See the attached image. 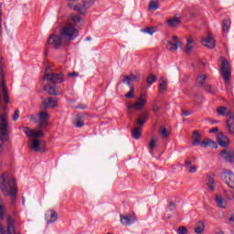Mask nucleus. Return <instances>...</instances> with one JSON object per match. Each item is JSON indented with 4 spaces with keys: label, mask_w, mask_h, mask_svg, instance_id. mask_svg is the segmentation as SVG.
Returning a JSON list of instances; mask_svg holds the SVG:
<instances>
[{
    "label": "nucleus",
    "mask_w": 234,
    "mask_h": 234,
    "mask_svg": "<svg viewBox=\"0 0 234 234\" xmlns=\"http://www.w3.org/2000/svg\"><path fill=\"white\" fill-rule=\"evenodd\" d=\"M0 154L3 153L5 142L8 140V112H6V104L10 103V97L8 96V90H6V83L5 80L0 82Z\"/></svg>",
    "instance_id": "obj_1"
},
{
    "label": "nucleus",
    "mask_w": 234,
    "mask_h": 234,
    "mask_svg": "<svg viewBox=\"0 0 234 234\" xmlns=\"http://www.w3.org/2000/svg\"><path fill=\"white\" fill-rule=\"evenodd\" d=\"M0 188L5 197H11L12 202L16 200L17 197V186L16 185V179H14V177H8V173L6 172L2 175Z\"/></svg>",
    "instance_id": "obj_2"
},
{
    "label": "nucleus",
    "mask_w": 234,
    "mask_h": 234,
    "mask_svg": "<svg viewBox=\"0 0 234 234\" xmlns=\"http://www.w3.org/2000/svg\"><path fill=\"white\" fill-rule=\"evenodd\" d=\"M145 105H147V95L143 93L136 99L133 104H127L128 112L133 114V109L134 111H142Z\"/></svg>",
    "instance_id": "obj_3"
},
{
    "label": "nucleus",
    "mask_w": 234,
    "mask_h": 234,
    "mask_svg": "<svg viewBox=\"0 0 234 234\" xmlns=\"http://www.w3.org/2000/svg\"><path fill=\"white\" fill-rule=\"evenodd\" d=\"M193 145L197 147V145L201 144V147H212V149H218V145L215 141H211V139H205L203 142L200 143V133L195 131L193 133Z\"/></svg>",
    "instance_id": "obj_4"
},
{
    "label": "nucleus",
    "mask_w": 234,
    "mask_h": 234,
    "mask_svg": "<svg viewBox=\"0 0 234 234\" xmlns=\"http://www.w3.org/2000/svg\"><path fill=\"white\" fill-rule=\"evenodd\" d=\"M221 61L220 74L221 78L228 83L231 78V64L224 57L219 58Z\"/></svg>",
    "instance_id": "obj_5"
},
{
    "label": "nucleus",
    "mask_w": 234,
    "mask_h": 234,
    "mask_svg": "<svg viewBox=\"0 0 234 234\" xmlns=\"http://www.w3.org/2000/svg\"><path fill=\"white\" fill-rule=\"evenodd\" d=\"M60 35L64 37H68L70 41H74V39L80 36V31L73 26H68L60 29Z\"/></svg>",
    "instance_id": "obj_6"
},
{
    "label": "nucleus",
    "mask_w": 234,
    "mask_h": 234,
    "mask_svg": "<svg viewBox=\"0 0 234 234\" xmlns=\"http://www.w3.org/2000/svg\"><path fill=\"white\" fill-rule=\"evenodd\" d=\"M44 80L51 81V83L56 85L58 83H63V81H65V77L63 73H47L44 75Z\"/></svg>",
    "instance_id": "obj_7"
},
{
    "label": "nucleus",
    "mask_w": 234,
    "mask_h": 234,
    "mask_svg": "<svg viewBox=\"0 0 234 234\" xmlns=\"http://www.w3.org/2000/svg\"><path fill=\"white\" fill-rule=\"evenodd\" d=\"M47 43L49 45V47H52L55 48V50H58L63 43V38L56 34H51L48 37Z\"/></svg>",
    "instance_id": "obj_8"
},
{
    "label": "nucleus",
    "mask_w": 234,
    "mask_h": 234,
    "mask_svg": "<svg viewBox=\"0 0 234 234\" xmlns=\"http://www.w3.org/2000/svg\"><path fill=\"white\" fill-rule=\"evenodd\" d=\"M0 234H16V226L12 216H7V231L3 227H0Z\"/></svg>",
    "instance_id": "obj_9"
},
{
    "label": "nucleus",
    "mask_w": 234,
    "mask_h": 234,
    "mask_svg": "<svg viewBox=\"0 0 234 234\" xmlns=\"http://www.w3.org/2000/svg\"><path fill=\"white\" fill-rule=\"evenodd\" d=\"M22 131L25 133L26 136H28V138H41L45 136L43 131L31 130L28 127H24Z\"/></svg>",
    "instance_id": "obj_10"
},
{
    "label": "nucleus",
    "mask_w": 234,
    "mask_h": 234,
    "mask_svg": "<svg viewBox=\"0 0 234 234\" xmlns=\"http://www.w3.org/2000/svg\"><path fill=\"white\" fill-rule=\"evenodd\" d=\"M201 45L207 47V48H214L217 47V42L211 34H208L207 37L201 38Z\"/></svg>",
    "instance_id": "obj_11"
},
{
    "label": "nucleus",
    "mask_w": 234,
    "mask_h": 234,
    "mask_svg": "<svg viewBox=\"0 0 234 234\" xmlns=\"http://www.w3.org/2000/svg\"><path fill=\"white\" fill-rule=\"evenodd\" d=\"M121 224L122 226H131V224H134L136 222V215H128V216H123L121 215Z\"/></svg>",
    "instance_id": "obj_12"
},
{
    "label": "nucleus",
    "mask_w": 234,
    "mask_h": 234,
    "mask_svg": "<svg viewBox=\"0 0 234 234\" xmlns=\"http://www.w3.org/2000/svg\"><path fill=\"white\" fill-rule=\"evenodd\" d=\"M42 104L45 109H48L49 107L54 109V107H58V98L48 97L47 99H44Z\"/></svg>",
    "instance_id": "obj_13"
},
{
    "label": "nucleus",
    "mask_w": 234,
    "mask_h": 234,
    "mask_svg": "<svg viewBox=\"0 0 234 234\" xmlns=\"http://www.w3.org/2000/svg\"><path fill=\"white\" fill-rule=\"evenodd\" d=\"M223 176H225V178L227 180H229L227 182V186H229V187L230 189H234V174H233V172L230 170H224Z\"/></svg>",
    "instance_id": "obj_14"
},
{
    "label": "nucleus",
    "mask_w": 234,
    "mask_h": 234,
    "mask_svg": "<svg viewBox=\"0 0 234 234\" xmlns=\"http://www.w3.org/2000/svg\"><path fill=\"white\" fill-rule=\"evenodd\" d=\"M45 218L47 224H54L58 220V212L56 210H48L45 215Z\"/></svg>",
    "instance_id": "obj_15"
},
{
    "label": "nucleus",
    "mask_w": 234,
    "mask_h": 234,
    "mask_svg": "<svg viewBox=\"0 0 234 234\" xmlns=\"http://www.w3.org/2000/svg\"><path fill=\"white\" fill-rule=\"evenodd\" d=\"M38 129H43L47 127V120H48V113L47 112H41L38 113Z\"/></svg>",
    "instance_id": "obj_16"
},
{
    "label": "nucleus",
    "mask_w": 234,
    "mask_h": 234,
    "mask_svg": "<svg viewBox=\"0 0 234 234\" xmlns=\"http://www.w3.org/2000/svg\"><path fill=\"white\" fill-rule=\"evenodd\" d=\"M220 156L224 158L226 162L231 163L234 162V152L229 150H222L219 153Z\"/></svg>",
    "instance_id": "obj_17"
},
{
    "label": "nucleus",
    "mask_w": 234,
    "mask_h": 234,
    "mask_svg": "<svg viewBox=\"0 0 234 234\" xmlns=\"http://www.w3.org/2000/svg\"><path fill=\"white\" fill-rule=\"evenodd\" d=\"M217 142L220 145V147H228L229 144V139L224 135L223 133H219L217 137Z\"/></svg>",
    "instance_id": "obj_18"
},
{
    "label": "nucleus",
    "mask_w": 234,
    "mask_h": 234,
    "mask_svg": "<svg viewBox=\"0 0 234 234\" xmlns=\"http://www.w3.org/2000/svg\"><path fill=\"white\" fill-rule=\"evenodd\" d=\"M167 23L168 27L171 28H176V27H179L180 23H182V16H174L167 20Z\"/></svg>",
    "instance_id": "obj_19"
},
{
    "label": "nucleus",
    "mask_w": 234,
    "mask_h": 234,
    "mask_svg": "<svg viewBox=\"0 0 234 234\" xmlns=\"http://www.w3.org/2000/svg\"><path fill=\"white\" fill-rule=\"evenodd\" d=\"M71 21L77 28H83V26L85 25V21L80 16L71 15Z\"/></svg>",
    "instance_id": "obj_20"
},
{
    "label": "nucleus",
    "mask_w": 234,
    "mask_h": 234,
    "mask_svg": "<svg viewBox=\"0 0 234 234\" xmlns=\"http://www.w3.org/2000/svg\"><path fill=\"white\" fill-rule=\"evenodd\" d=\"M90 1V0H83L84 5H73V10H75V12H79V14H80L81 16H85V14H87V2Z\"/></svg>",
    "instance_id": "obj_21"
},
{
    "label": "nucleus",
    "mask_w": 234,
    "mask_h": 234,
    "mask_svg": "<svg viewBox=\"0 0 234 234\" xmlns=\"http://www.w3.org/2000/svg\"><path fill=\"white\" fill-rule=\"evenodd\" d=\"M195 47V38L192 36L186 38V54H191L193 48Z\"/></svg>",
    "instance_id": "obj_22"
},
{
    "label": "nucleus",
    "mask_w": 234,
    "mask_h": 234,
    "mask_svg": "<svg viewBox=\"0 0 234 234\" xmlns=\"http://www.w3.org/2000/svg\"><path fill=\"white\" fill-rule=\"evenodd\" d=\"M73 125L77 128H81L85 125V120L83 119V115L77 114L73 120Z\"/></svg>",
    "instance_id": "obj_23"
},
{
    "label": "nucleus",
    "mask_w": 234,
    "mask_h": 234,
    "mask_svg": "<svg viewBox=\"0 0 234 234\" xmlns=\"http://www.w3.org/2000/svg\"><path fill=\"white\" fill-rule=\"evenodd\" d=\"M226 127L229 134H234V116L229 117L226 121Z\"/></svg>",
    "instance_id": "obj_24"
},
{
    "label": "nucleus",
    "mask_w": 234,
    "mask_h": 234,
    "mask_svg": "<svg viewBox=\"0 0 234 234\" xmlns=\"http://www.w3.org/2000/svg\"><path fill=\"white\" fill-rule=\"evenodd\" d=\"M44 90L49 96H58V90L56 89V85L51 86L50 84H47L44 86Z\"/></svg>",
    "instance_id": "obj_25"
},
{
    "label": "nucleus",
    "mask_w": 234,
    "mask_h": 234,
    "mask_svg": "<svg viewBox=\"0 0 234 234\" xmlns=\"http://www.w3.org/2000/svg\"><path fill=\"white\" fill-rule=\"evenodd\" d=\"M147 120H149V114H147V112H143L141 113L139 119L137 120V124L139 125V127H144Z\"/></svg>",
    "instance_id": "obj_26"
},
{
    "label": "nucleus",
    "mask_w": 234,
    "mask_h": 234,
    "mask_svg": "<svg viewBox=\"0 0 234 234\" xmlns=\"http://www.w3.org/2000/svg\"><path fill=\"white\" fill-rule=\"evenodd\" d=\"M231 28V18H225L222 22V31L224 34H228Z\"/></svg>",
    "instance_id": "obj_27"
},
{
    "label": "nucleus",
    "mask_w": 234,
    "mask_h": 234,
    "mask_svg": "<svg viewBox=\"0 0 234 234\" xmlns=\"http://www.w3.org/2000/svg\"><path fill=\"white\" fill-rule=\"evenodd\" d=\"M216 204L217 206L221 207V209H226V207H228V202L224 200V197H222V196L216 197Z\"/></svg>",
    "instance_id": "obj_28"
},
{
    "label": "nucleus",
    "mask_w": 234,
    "mask_h": 234,
    "mask_svg": "<svg viewBox=\"0 0 234 234\" xmlns=\"http://www.w3.org/2000/svg\"><path fill=\"white\" fill-rule=\"evenodd\" d=\"M168 45V50L171 52H174L175 50H178V47H182V42L181 41H176L175 43L171 41H167Z\"/></svg>",
    "instance_id": "obj_29"
},
{
    "label": "nucleus",
    "mask_w": 234,
    "mask_h": 234,
    "mask_svg": "<svg viewBox=\"0 0 234 234\" xmlns=\"http://www.w3.org/2000/svg\"><path fill=\"white\" fill-rule=\"evenodd\" d=\"M140 136H142V128L140 126L135 127L132 130V137L133 140H140Z\"/></svg>",
    "instance_id": "obj_30"
},
{
    "label": "nucleus",
    "mask_w": 234,
    "mask_h": 234,
    "mask_svg": "<svg viewBox=\"0 0 234 234\" xmlns=\"http://www.w3.org/2000/svg\"><path fill=\"white\" fill-rule=\"evenodd\" d=\"M29 149H32L36 153H39V151H41V148L39 147V140L34 139L29 146Z\"/></svg>",
    "instance_id": "obj_31"
},
{
    "label": "nucleus",
    "mask_w": 234,
    "mask_h": 234,
    "mask_svg": "<svg viewBox=\"0 0 234 234\" xmlns=\"http://www.w3.org/2000/svg\"><path fill=\"white\" fill-rule=\"evenodd\" d=\"M204 90L205 92H207V94H217V92L218 91L217 87H214L212 85L205 86Z\"/></svg>",
    "instance_id": "obj_32"
},
{
    "label": "nucleus",
    "mask_w": 234,
    "mask_h": 234,
    "mask_svg": "<svg viewBox=\"0 0 234 234\" xmlns=\"http://www.w3.org/2000/svg\"><path fill=\"white\" fill-rule=\"evenodd\" d=\"M167 89V82L164 79V77H161L159 79V92H164V90H166Z\"/></svg>",
    "instance_id": "obj_33"
},
{
    "label": "nucleus",
    "mask_w": 234,
    "mask_h": 234,
    "mask_svg": "<svg viewBox=\"0 0 234 234\" xmlns=\"http://www.w3.org/2000/svg\"><path fill=\"white\" fill-rule=\"evenodd\" d=\"M207 178L208 180H207V186L209 191H215V178H213V176H208Z\"/></svg>",
    "instance_id": "obj_34"
},
{
    "label": "nucleus",
    "mask_w": 234,
    "mask_h": 234,
    "mask_svg": "<svg viewBox=\"0 0 234 234\" xmlns=\"http://www.w3.org/2000/svg\"><path fill=\"white\" fill-rule=\"evenodd\" d=\"M158 80V77H156V75L151 73L150 75H148V77L146 78V83L148 85H153V83H156Z\"/></svg>",
    "instance_id": "obj_35"
},
{
    "label": "nucleus",
    "mask_w": 234,
    "mask_h": 234,
    "mask_svg": "<svg viewBox=\"0 0 234 234\" xmlns=\"http://www.w3.org/2000/svg\"><path fill=\"white\" fill-rule=\"evenodd\" d=\"M206 80H207V76L206 74L197 76V85H199L200 87H203V85H205L206 83Z\"/></svg>",
    "instance_id": "obj_36"
},
{
    "label": "nucleus",
    "mask_w": 234,
    "mask_h": 234,
    "mask_svg": "<svg viewBox=\"0 0 234 234\" xmlns=\"http://www.w3.org/2000/svg\"><path fill=\"white\" fill-rule=\"evenodd\" d=\"M156 30H158L157 27H152L142 29V32H144V34H149V36H153Z\"/></svg>",
    "instance_id": "obj_37"
},
{
    "label": "nucleus",
    "mask_w": 234,
    "mask_h": 234,
    "mask_svg": "<svg viewBox=\"0 0 234 234\" xmlns=\"http://www.w3.org/2000/svg\"><path fill=\"white\" fill-rule=\"evenodd\" d=\"M159 133L163 138H167L170 134L169 131H167V128L164 126H160Z\"/></svg>",
    "instance_id": "obj_38"
},
{
    "label": "nucleus",
    "mask_w": 234,
    "mask_h": 234,
    "mask_svg": "<svg viewBox=\"0 0 234 234\" xmlns=\"http://www.w3.org/2000/svg\"><path fill=\"white\" fill-rule=\"evenodd\" d=\"M0 76L3 78L2 81L5 82V61L3 58H0Z\"/></svg>",
    "instance_id": "obj_39"
},
{
    "label": "nucleus",
    "mask_w": 234,
    "mask_h": 234,
    "mask_svg": "<svg viewBox=\"0 0 234 234\" xmlns=\"http://www.w3.org/2000/svg\"><path fill=\"white\" fill-rule=\"evenodd\" d=\"M198 226L199 227H197L194 229V231L197 234H200V233H202V231H204V223L202 221L198 222Z\"/></svg>",
    "instance_id": "obj_40"
},
{
    "label": "nucleus",
    "mask_w": 234,
    "mask_h": 234,
    "mask_svg": "<svg viewBox=\"0 0 234 234\" xmlns=\"http://www.w3.org/2000/svg\"><path fill=\"white\" fill-rule=\"evenodd\" d=\"M225 197L228 200H234V189L230 191H225Z\"/></svg>",
    "instance_id": "obj_41"
},
{
    "label": "nucleus",
    "mask_w": 234,
    "mask_h": 234,
    "mask_svg": "<svg viewBox=\"0 0 234 234\" xmlns=\"http://www.w3.org/2000/svg\"><path fill=\"white\" fill-rule=\"evenodd\" d=\"M227 111H228V108H227V107H224V106H220V107L218 109V112L219 113L220 116H226Z\"/></svg>",
    "instance_id": "obj_42"
},
{
    "label": "nucleus",
    "mask_w": 234,
    "mask_h": 234,
    "mask_svg": "<svg viewBox=\"0 0 234 234\" xmlns=\"http://www.w3.org/2000/svg\"><path fill=\"white\" fill-rule=\"evenodd\" d=\"M125 98H128V100L134 98V88H131L130 91L125 94Z\"/></svg>",
    "instance_id": "obj_43"
},
{
    "label": "nucleus",
    "mask_w": 234,
    "mask_h": 234,
    "mask_svg": "<svg viewBox=\"0 0 234 234\" xmlns=\"http://www.w3.org/2000/svg\"><path fill=\"white\" fill-rule=\"evenodd\" d=\"M149 8L151 10H158V8H159L158 3L154 2V1L151 2L149 5Z\"/></svg>",
    "instance_id": "obj_44"
},
{
    "label": "nucleus",
    "mask_w": 234,
    "mask_h": 234,
    "mask_svg": "<svg viewBox=\"0 0 234 234\" xmlns=\"http://www.w3.org/2000/svg\"><path fill=\"white\" fill-rule=\"evenodd\" d=\"M175 209H176V204L173 201H170L167 207V211H175Z\"/></svg>",
    "instance_id": "obj_45"
},
{
    "label": "nucleus",
    "mask_w": 234,
    "mask_h": 234,
    "mask_svg": "<svg viewBox=\"0 0 234 234\" xmlns=\"http://www.w3.org/2000/svg\"><path fill=\"white\" fill-rule=\"evenodd\" d=\"M177 234H187V228L181 226L177 229Z\"/></svg>",
    "instance_id": "obj_46"
},
{
    "label": "nucleus",
    "mask_w": 234,
    "mask_h": 234,
    "mask_svg": "<svg viewBox=\"0 0 234 234\" xmlns=\"http://www.w3.org/2000/svg\"><path fill=\"white\" fill-rule=\"evenodd\" d=\"M155 146H156V139H154V137H152V138L150 139L149 147H150V149H152V151H153Z\"/></svg>",
    "instance_id": "obj_47"
},
{
    "label": "nucleus",
    "mask_w": 234,
    "mask_h": 234,
    "mask_svg": "<svg viewBox=\"0 0 234 234\" xmlns=\"http://www.w3.org/2000/svg\"><path fill=\"white\" fill-rule=\"evenodd\" d=\"M19 110H16L12 117L13 122H17V120H19Z\"/></svg>",
    "instance_id": "obj_48"
},
{
    "label": "nucleus",
    "mask_w": 234,
    "mask_h": 234,
    "mask_svg": "<svg viewBox=\"0 0 234 234\" xmlns=\"http://www.w3.org/2000/svg\"><path fill=\"white\" fill-rule=\"evenodd\" d=\"M0 218L5 220V206L0 205Z\"/></svg>",
    "instance_id": "obj_49"
},
{
    "label": "nucleus",
    "mask_w": 234,
    "mask_h": 234,
    "mask_svg": "<svg viewBox=\"0 0 234 234\" xmlns=\"http://www.w3.org/2000/svg\"><path fill=\"white\" fill-rule=\"evenodd\" d=\"M78 76H80V73L76 71L68 74V78H78Z\"/></svg>",
    "instance_id": "obj_50"
},
{
    "label": "nucleus",
    "mask_w": 234,
    "mask_h": 234,
    "mask_svg": "<svg viewBox=\"0 0 234 234\" xmlns=\"http://www.w3.org/2000/svg\"><path fill=\"white\" fill-rule=\"evenodd\" d=\"M131 77H126L124 80H122V83H127V85H131Z\"/></svg>",
    "instance_id": "obj_51"
},
{
    "label": "nucleus",
    "mask_w": 234,
    "mask_h": 234,
    "mask_svg": "<svg viewBox=\"0 0 234 234\" xmlns=\"http://www.w3.org/2000/svg\"><path fill=\"white\" fill-rule=\"evenodd\" d=\"M197 171V165H192L189 167V173H195Z\"/></svg>",
    "instance_id": "obj_52"
},
{
    "label": "nucleus",
    "mask_w": 234,
    "mask_h": 234,
    "mask_svg": "<svg viewBox=\"0 0 234 234\" xmlns=\"http://www.w3.org/2000/svg\"><path fill=\"white\" fill-rule=\"evenodd\" d=\"M225 116H228L229 118H230V116H234L233 112L227 109V112L225 113Z\"/></svg>",
    "instance_id": "obj_53"
},
{
    "label": "nucleus",
    "mask_w": 234,
    "mask_h": 234,
    "mask_svg": "<svg viewBox=\"0 0 234 234\" xmlns=\"http://www.w3.org/2000/svg\"><path fill=\"white\" fill-rule=\"evenodd\" d=\"M153 111H154V112H158L160 111V107H158L157 104H154V105L153 106Z\"/></svg>",
    "instance_id": "obj_54"
},
{
    "label": "nucleus",
    "mask_w": 234,
    "mask_h": 234,
    "mask_svg": "<svg viewBox=\"0 0 234 234\" xmlns=\"http://www.w3.org/2000/svg\"><path fill=\"white\" fill-rule=\"evenodd\" d=\"M210 133H218V127H214L211 130H209Z\"/></svg>",
    "instance_id": "obj_55"
},
{
    "label": "nucleus",
    "mask_w": 234,
    "mask_h": 234,
    "mask_svg": "<svg viewBox=\"0 0 234 234\" xmlns=\"http://www.w3.org/2000/svg\"><path fill=\"white\" fill-rule=\"evenodd\" d=\"M183 116H189V114H191V112H189L187 110H183Z\"/></svg>",
    "instance_id": "obj_56"
},
{
    "label": "nucleus",
    "mask_w": 234,
    "mask_h": 234,
    "mask_svg": "<svg viewBox=\"0 0 234 234\" xmlns=\"http://www.w3.org/2000/svg\"><path fill=\"white\" fill-rule=\"evenodd\" d=\"M29 120H31V122H37V119L36 118L35 115H30Z\"/></svg>",
    "instance_id": "obj_57"
},
{
    "label": "nucleus",
    "mask_w": 234,
    "mask_h": 234,
    "mask_svg": "<svg viewBox=\"0 0 234 234\" xmlns=\"http://www.w3.org/2000/svg\"><path fill=\"white\" fill-rule=\"evenodd\" d=\"M76 109H87V105H78Z\"/></svg>",
    "instance_id": "obj_58"
},
{
    "label": "nucleus",
    "mask_w": 234,
    "mask_h": 234,
    "mask_svg": "<svg viewBox=\"0 0 234 234\" xmlns=\"http://www.w3.org/2000/svg\"><path fill=\"white\" fill-rule=\"evenodd\" d=\"M130 80H132V81L136 80V75H131Z\"/></svg>",
    "instance_id": "obj_59"
},
{
    "label": "nucleus",
    "mask_w": 234,
    "mask_h": 234,
    "mask_svg": "<svg viewBox=\"0 0 234 234\" xmlns=\"http://www.w3.org/2000/svg\"><path fill=\"white\" fill-rule=\"evenodd\" d=\"M172 40L175 41L176 43V41H179L178 37H176V36H173Z\"/></svg>",
    "instance_id": "obj_60"
},
{
    "label": "nucleus",
    "mask_w": 234,
    "mask_h": 234,
    "mask_svg": "<svg viewBox=\"0 0 234 234\" xmlns=\"http://www.w3.org/2000/svg\"><path fill=\"white\" fill-rule=\"evenodd\" d=\"M191 164H193V162H191V161H186V162H185V165H191Z\"/></svg>",
    "instance_id": "obj_61"
},
{
    "label": "nucleus",
    "mask_w": 234,
    "mask_h": 234,
    "mask_svg": "<svg viewBox=\"0 0 234 234\" xmlns=\"http://www.w3.org/2000/svg\"><path fill=\"white\" fill-rule=\"evenodd\" d=\"M229 222H234V216H231L229 218Z\"/></svg>",
    "instance_id": "obj_62"
},
{
    "label": "nucleus",
    "mask_w": 234,
    "mask_h": 234,
    "mask_svg": "<svg viewBox=\"0 0 234 234\" xmlns=\"http://www.w3.org/2000/svg\"><path fill=\"white\" fill-rule=\"evenodd\" d=\"M165 218H171V215L165 214Z\"/></svg>",
    "instance_id": "obj_63"
},
{
    "label": "nucleus",
    "mask_w": 234,
    "mask_h": 234,
    "mask_svg": "<svg viewBox=\"0 0 234 234\" xmlns=\"http://www.w3.org/2000/svg\"><path fill=\"white\" fill-rule=\"evenodd\" d=\"M90 37H88L87 38H86V41H90Z\"/></svg>",
    "instance_id": "obj_64"
}]
</instances>
